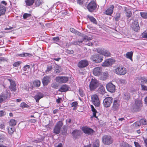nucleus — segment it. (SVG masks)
Instances as JSON below:
<instances>
[{
    "mask_svg": "<svg viewBox=\"0 0 147 147\" xmlns=\"http://www.w3.org/2000/svg\"><path fill=\"white\" fill-rule=\"evenodd\" d=\"M99 81L96 79H92L89 84L90 89L91 91H93L98 86Z\"/></svg>",
    "mask_w": 147,
    "mask_h": 147,
    "instance_id": "nucleus-1",
    "label": "nucleus"
},
{
    "mask_svg": "<svg viewBox=\"0 0 147 147\" xmlns=\"http://www.w3.org/2000/svg\"><path fill=\"white\" fill-rule=\"evenodd\" d=\"M90 59L93 62L98 63L101 62L103 60V57L98 54L92 55Z\"/></svg>",
    "mask_w": 147,
    "mask_h": 147,
    "instance_id": "nucleus-2",
    "label": "nucleus"
},
{
    "mask_svg": "<svg viewBox=\"0 0 147 147\" xmlns=\"http://www.w3.org/2000/svg\"><path fill=\"white\" fill-rule=\"evenodd\" d=\"M114 71L116 74L120 75H124L127 71L126 69L122 66H119L116 67Z\"/></svg>",
    "mask_w": 147,
    "mask_h": 147,
    "instance_id": "nucleus-3",
    "label": "nucleus"
},
{
    "mask_svg": "<svg viewBox=\"0 0 147 147\" xmlns=\"http://www.w3.org/2000/svg\"><path fill=\"white\" fill-rule=\"evenodd\" d=\"M63 125V123L62 121H60L57 123L53 129V132L56 134H59L60 132L61 127Z\"/></svg>",
    "mask_w": 147,
    "mask_h": 147,
    "instance_id": "nucleus-4",
    "label": "nucleus"
},
{
    "mask_svg": "<svg viewBox=\"0 0 147 147\" xmlns=\"http://www.w3.org/2000/svg\"><path fill=\"white\" fill-rule=\"evenodd\" d=\"M9 92V91L6 90L0 95V103L5 101L8 98L10 97Z\"/></svg>",
    "mask_w": 147,
    "mask_h": 147,
    "instance_id": "nucleus-5",
    "label": "nucleus"
},
{
    "mask_svg": "<svg viewBox=\"0 0 147 147\" xmlns=\"http://www.w3.org/2000/svg\"><path fill=\"white\" fill-rule=\"evenodd\" d=\"M92 37H89L88 36H85L83 38L82 40H78V42L79 43H81L82 42H84V43L86 45L88 46H92L93 43L92 42H91L90 40L92 39Z\"/></svg>",
    "mask_w": 147,
    "mask_h": 147,
    "instance_id": "nucleus-6",
    "label": "nucleus"
},
{
    "mask_svg": "<svg viewBox=\"0 0 147 147\" xmlns=\"http://www.w3.org/2000/svg\"><path fill=\"white\" fill-rule=\"evenodd\" d=\"M103 143L106 144H111L113 142V140L111 137L109 136L105 135L102 139Z\"/></svg>",
    "mask_w": 147,
    "mask_h": 147,
    "instance_id": "nucleus-7",
    "label": "nucleus"
},
{
    "mask_svg": "<svg viewBox=\"0 0 147 147\" xmlns=\"http://www.w3.org/2000/svg\"><path fill=\"white\" fill-rule=\"evenodd\" d=\"M91 101L96 106L98 107L100 105V101L98 96L94 94L91 96Z\"/></svg>",
    "mask_w": 147,
    "mask_h": 147,
    "instance_id": "nucleus-8",
    "label": "nucleus"
},
{
    "mask_svg": "<svg viewBox=\"0 0 147 147\" xmlns=\"http://www.w3.org/2000/svg\"><path fill=\"white\" fill-rule=\"evenodd\" d=\"M113 99L111 97L105 98L103 102V105L104 107L107 108L109 107L112 103Z\"/></svg>",
    "mask_w": 147,
    "mask_h": 147,
    "instance_id": "nucleus-9",
    "label": "nucleus"
},
{
    "mask_svg": "<svg viewBox=\"0 0 147 147\" xmlns=\"http://www.w3.org/2000/svg\"><path fill=\"white\" fill-rule=\"evenodd\" d=\"M97 52L105 56L109 57L111 55L110 52L105 49H97Z\"/></svg>",
    "mask_w": 147,
    "mask_h": 147,
    "instance_id": "nucleus-10",
    "label": "nucleus"
},
{
    "mask_svg": "<svg viewBox=\"0 0 147 147\" xmlns=\"http://www.w3.org/2000/svg\"><path fill=\"white\" fill-rule=\"evenodd\" d=\"M96 7V4L94 1H91L88 5L87 8L90 12H92Z\"/></svg>",
    "mask_w": 147,
    "mask_h": 147,
    "instance_id": "nucleus-11",
    "label": "nucleus"
},
{
    "mask_svg": "<svg viewBox=\"0 0 147 147\" xmlns=\"http://www.w3.org/2000/svg\"><path fill=\"white\" fill-rule=\"evenodd\" d=\"M102 72V69L101 67H97L94 68L93 72L94 75L98 76L101 74Z\"/></svg>",
    "mask_w": 147,
    "mask_h": 147,
    "instance_id": "nucleus-12",
    "label": "nucleus"
},
{
    "mask_svg": "<svg viewBox=\"0 0 147 147\" xmlns=\"http://www.w3.org/2000/svg\"><path fill=\"white\" fill-rule=\"evenodd\" d=\"M142 106V101L140 100L136 99L135 101L134 104L133 105L134 109H139Z\"/></svg>",
    "mask_w": 147,
    "mask_h": 147,
    "instance_id": "nucleus-13",
    "label": "nucleus"
},
{
    "mask_svg": "<svg viewBox=\"0 0 147 147\" xmlns=\"http://www.w3.org/2000/svg\"><path fill=\"white\" fill-rule=\"evenodd\" d=\"M106 88L107 90L111 92H114L115 90V86L112 83L109 82L106 85Z\"/></svg>",
    "mask_w": 147,
    "mask_h": 147,
    "instance_id": "nucleus-14",
    "label": "nucleus"
},
{
    "mask_svg": "<svg viewBox=\"0 0 147 147\" xmlns=\"http://www.w3.org/2000/svg\"><path fill=\"white\" fill-rule=\"evenodd\" d=\"M131 27L134 31L138 32L140 30V27L138 22L137 21H134L131 25Z\"/></svg>",
    "mask_w": 147,
    "mask_h": 147,
    "instance_id": "nucleus-15",
    "label": "nucleus"
},
{
    "mask_svg": "<svg viewBox=\"0 0 147 147\" xmlns=\"http://www.w3.org/2000/svg\"><path fill=\"white\" fill-rule=\"evenodd\" d=\"M68 78L65 77L58 76L56 78V81L60 83H65L68 81Z\"/></svg>",
    "mask_w": 147,
    "mask_h": 147,
    "instance_id": "nucleus-16",
    "label": "nucleus"
},
{
    "mask_svg": "<svg viewBox=\"0 0 147 147\" xmlns=\"http://www.w3.org/2000/svg\"><path fill=\"white\" fill-rule=\"evenodd\" d=\"M88 65V62L87 60H83L78 63V66L80 68H82L86 67Z\"/></svg>",
    "mask_w": 147,
    "mask_h": 147,
    "instance_id": "nucleus-17",
    "label": "nucleus"
},
{
    "mask_svg": "<svg viewBox=\"0 0 147 147\" xmlns=\"http://www.w3.org/2000/svg\"><path fill=\"white\" fill-rule=\"evenodd\" d=\"M7 80L10 83V86H9L10 89L11 91H15L16 84L15 81L10 79H8Z\"/></svg>",
    "mask_w": 147,
    "mask_h": 147,
    "instance_id": "nucleus-18",
    "label": "nucleus"
},
{
    "mask_svg": "<svg viewBox=\"0 0 147 147\" xmlns=\"http://www.w3.org/2000/svg\"><path fill=\"white\" fill-rule=\"evenodd\" d=\"M82 130L84 133L88 135L92 134L94 132L92 129L86 127H83Z\"/></svg>",
    "mask_w": 147,
    "mask_h": 147,
    "instance_id": "nucleus-19",
    "label": "nucleus"
},
{
    "mask_svg": "<svg viewBox=\"0 0 147 147\" xmlns=\"http://www.w3.org/2000/svg\"><path fill=\"white\" fill-rule=\"evenodd\" d=\"M114 62L113 60L111 59H107L102 63V65L103 66H108L112 65Z\"/></svg>",
    "mask_w": 147,
    "mask_h": 147,
    "instance_id": "nucleus-20",
    "label": "nucleus"
},
{
    "mask_svg": "<svg viewBox=\"0 0 147 147\" xmlns=\"http://www.w3.org/2000/svg\"><path fill=\"white\" fill-rule=\"evenodd\" d=\"M114 7V5H111L106 10L104 13L105 14L111 16L113 12Z\"/></svg>",
    "mask_w": 147,
    "mask_h": 147,
    "instance_id": "nucleus-21",
    "label": "nucleus"
},
{
    "mask_svg": "<svg viewBox=\"0 0 147 147\" xmlns=\"http://www.w3.org/2000/svg\"><path fill=\"white\" fill-rule=\"evenodd\" d=\"M44 95L43 93L41 92H39L34 97L36 100V102H38L39 100L41 98L43 97Z\"/></svg>",
    "mask_w": 147,
    "mask_h": 147,
    "instance_id": "nucleus-22",
    "label": "nucleus"
},
{
    "mask_svg": "<svg viewBox=\"0 0 147 147\" xmlns=\"http://www.w3.org/2000/svg\"><path fill=\"white\" fill-rule=\"evenodd\" d=\"M50 78L49 76H45L42 79V83L44 85H47L50 82Z\"/></svg>",
    "mask_w": 147,
    "mask_h": 147,
    "instance_id": "nucleus-23",
    "label": "nucleus"
},
{
    "mask_svg": "<svg viewBox=\"0 0 147 147\" xmlns=\"http://www.w3.org/2000/svg\"><path fill=\"white\" fill-rule=\"evenodd\" d=\"M108 74L107 72H102L100 76V80H105L108 78Z\"/></svg>",
    "mask_w": 147,
    "mask_h": 147,
    "instance_id": "nucleus-24",
    "label": "nucleus"
},
{
    "mask_svg": "<svg viewBox=\"0 0 147 147\" xmlns=\"http://www.w3.org/2000/svg\"><path fill=\"white\" fill-rule=\"evenodd\" d=\"M73 136L76 138L78 136H80L81 134V131L79 130L75 129L74 130L72 133Z\"/></svg>",
    "mask_w": 147,
    "mask_h": 147,
    "instance_id": "nucleus-25",
    "label": "nucleus"
},
{
    "mask_svg": "<svg viewBox=\"0 0 147 147\" xmlns=\"http://www.w3.org/2000/svg\"><path fill=\"white\" fill-rule=\"evenodd\" d=\"M69 88L67 85L66 84L63 85L59 89V91L61 92H63L67 91L69 90Z\"/></svg>",
    "mask_w": 147,
    "mask_h": 147,
    "instance_id": "nucleus-26",
    "label": "nucleus"
},
{
    "mask_svg": "<svg viewBox=\"0 0 147 147\" xmlns=\"http://www.w3.org/2000/svg\"><path fill=\"white\" fill-rule=\"evenodd\" d=\"M6 10V8L5 6L0 3V16L4 14Z\"/></svg>",
    "mask_w": 147,
    "mask_h": 147,
    "instance_id": "nucleus-27",
    "label": "nucleus"
},
{
    "mask_svg": "<svg viewBox=\"0 0 147 147\" xmlns=\"http://www.w3.org/2000/svg\"><path fill=\"white\" fill-rule=\"evenodd\" d=\"M125 11L126 12V16L128 18L130 17L132 15V12L130 11L128 8L125 7Z\"/></svg>",
    "mask_w": 147,
    "mask_h": 147,
    "instance_id": "nucleus-28",
    "label": "nucleus"
},
{
    "mask_svg": "<svg viewBox=\"0 0 147 147\" xmlns=\"http://www.w3.org/2000/svg\"><path fill=\"white\" fill-rule=\"evenodd\" d=\"M119 106V104L117 102V100H115L113 102V105L112 107V109L113 110H117Z\"/></svg>",
    "mask_w": 147,
    "mask_h": 147,
    "instance_id": "nucleus-29",
    "label": "nucleus"
},
{
    "mask_svg": "<svg viewBox=\"0 0 147 147\" xmlns=\"http://www.w3.org/2000/svg\"><path fill=\"white\" fill-rule=\"evenodd\" d=\"M87 17L94 24H97V22L96 20L93 16H90L89 15H87Z\"/></svg>",
    "mask_w": 147,
    "mask_h": 147,
    "instance_id": "nucleus-30",
    "label": "nucleus"
},
{
    "mask_svg": "<svg viewBox=\"0 0 147 147\" xmlns=\"http://www.w3.org/2000/svg\"><path fill=\"white\" fill-rule=\"evenodd\" d=\"M133 53V52L132 51L127 52L126 54L125 57L127 58L132 60Z\"/></svg>",
    "mask_w": 147,
    "mask_h": 147,
    "instance_id": "nucleus-31",
    "label": "nucleus"
},
{
    "mask_svg": "<svg viewBox=\"0 0 147 147\" xmlns=\"http://www.w3.org/2000/svg\"><path fill=\"white\" fill-rule=\"evenodd\" d=\"M33 83L34 86L36 87H39L41 83L40 81L37 80L34 81Z\"/></svg>",
    "mask_w": 147,
    "mask_h": 147,
    "instance_id": "nucleus-32",
    "label": "nucleus"
},
{
    "mask_svg": "<svg viewBox=\"0 0 147 147\" xmlns=\"http://www.w3.org/2000/svg\"><path fill=\"white\" fill-rule=\"evenodd\" d=\"M8 131L9 134L11 135L14 131L15 128L13 127H8Z\"/></svg>",
    "mask_w": 147,
    "mask_h": 147,
    "instance_id": "nucleus-33",
    "label": "nucleus"
},
{
    "mask_svg": "<svg viewBox=\"0 0 147 147\" xmlns=\"http://www.w3.org/2000/svg\"><path fill=\"white\" fill-rule=\"evenodd\" d=\"M35 0H26L25 1L26 5L28 6H30L33 5Z\"/></svg>",
    "mask_w": 147,
    "mask_h": 147,
    "instance_id": "nucleus-34",
    "label": "nucleus"
},
{
    "mask_svg": "<svg viewBox=\"0 0 147 147\" xmlns=\"http://www.w3.org/2000/svg\"><path fill=\"white\" fill-rule=\"evenodd\" d=\"M120 147H132L131 145L128 144L125 142H123L120 144Z\"/></svg>",
    "mask_w": 147,
    "mask_h": 147,
    "instance_id": "nucleus-35",
    "label": "nucleus"
},
{
    "mask_svg": "<svg viewBox=\"0 0 147 147\" xmlns=\"http://www.w3.org/2000/svg\"><path fill=\"white\" fill-rule=\"evenodd\" d=\"M92 111L93 112V116L97 118V117L96 115V113H97V112L96 109H94V107L92 105L91 106Z\"/></svg>",
    "mask_w": 147,
    "mask_h": 147,
    "instance_id": "nucleus-36",
    "label": "nucleus"
},
{
    "mask_svg": "<svg viewBox=\"0 0 147 147\" xmlns=\"http://www.w3.org/2000/svg\"><path fill=\"white\" fill-rule=\"evenodd\" d=\"M9 123L10 125L15 126L16 124V121L15 120L12 119L10 120Z\"/></svg>",
    "mask_w": 147,
    "mask_h": 147,
    "instance_id": "nucleus-37",
    "label": "nucleus"
},
{
    "mask_svg": "<svg viewBox=\"0 0 147 147\" xmlns=\"http://www.w3.org/2000/svg\"><path fill=\"white\" fill-rule=\"evenodd\" d=\"M140 125L142 124L143 125H146L147 124V121L144 119H141L139 122Z\"/></svg>",
    "mask_w": 147,
    "mask_h": 147,
    "instance_id": "nucleus-38",
    "label": "nucleus"
},
{
    "mask_svg": "<svg viewBox=\"0 0 147 147\" xmlns=\"http://www.w3.org/2000/svg\"><path fill=\"white\" fill-rule=\"evenodd\" d=\"M140 125V123L138 121H137L134 123L132 125L135 128H137L139 127Z\"/></svg>",
    "mask_w": 147,
    "mask_h": 147,
    "instance_id": "nucleus-39",
    "label": "nucleus"
},
{
    "mask_svg": "<svg viewBox=\"0 0 147 147\" xmlns=\"http://www.w3.org/2000/svg\"><path fill=\"white\" fill-rule=\"evenodd\" d=\"M124 98L126 100H128L130 98V95L128 93H125L123 96Z\"/></svg>",
    "mask_w": 147,
    "mask_h": 147,
    "instance_id": "nucleus-40",
    "label": "nucleus"
},
{
    "mask_svg": "<svg viewBox=\"0 0 147 147\" xmlns=\"http://www.w3.org/2000/svg\"><path fill=\"white\" fill-rule=\"evenodd\" d=\"M140 80L142 84H145L147 83V78L142 77Z\"/></svg>",
    "mask_w": 147,
    "mask_h": 147,
    "instance_id": "nucleus-41",
    "label": "nucleus"
},
{
    "mask_svg": "<svg viewBox=\"0 0 147 147\" xmlns=\"http://www.w3.org/2000/svg\"><path fill=\"white\" fill-rule=\"evenodd\" d=\"M140 15L142 17L144 18H147V13L142 12L140 13Z\"/></svg>",
    "mask_w": 147,
    "mask_h": 147,
    "instance_id": "nucleus-42",
    "label": "nucleus"
},
{
    "mask_svg": "<svg viewBox=\"0 0 147 147\" xmlns=\"http://www.w3.org/2000/svg\"><path fill=\"white\" fill-rule=\"evenodd\" d=\"M31 16V15L29 13H25L23 15V18L24 19H26L30 17Z\"/></svg>",
    "mask_w": 147,
    "mask_h": 147,
    "instance_id": "nucleus-43",
    "label": "nucleus"
},
{
    "mask_svg": "<svg viewBox=\"0 0 147 147\" xmlns=\"http://www.w3.org/2000/svg\"><path fill=\"white\" fill-rule=\"evenodd\" d=\"M20 107L22 108H28L29 105L24 102H22L20 104Z\"/></svg>",
    "mask_w": 147,
    "mask_h": 147,
    "instance_id": "nucleus-44",
    "label": "nucleus"
},
{
    "mask_svg": "<svg viewBox=\"0 0 147 147\" xmlns=\"http://www.w3.org/2000/svg\"><path fill=\"white\" fill-rule=\"evenodd\" d=\"M141 35L142 38H147V30L144 32Z\"/></svg>",
    "mask_w": 147,
    "mask_h": 147,
    "instance_id": "nucleus-45",
    "label": "nucleus"
},
{
    "mask_svg": "<svg viewBox=\"0 0 147 147\" xmlns=\"http://www.w3.org/2000/svg\"><path fill=\"white\" fill-rule=\"evenodd\" d=\"M99 142L98 140H96L94 144L93 147H99Z\"/></svg>",
    "mask_w": 147,
    "mask_h": 147,
    "instance_id": "nucleus-46",
    "label": "nucleus"
},
{
    "mask_svg": "<svg viewBox=\"0 0 147 147\" xmlns=\"http://www.w3.org/2000/svg\"><path fill=\"white\" fill-rule=\"evenodd\" d=\"M21 63L22 62L20 61L16 62L13 64V65L15 67H17L19 66Z\"/></svg>",
    "mask_w": 147,
    "mask_h": 147,
    "instance_id": "nucleus-47",
    "label": "nucleus"
},
{
    "mask_svg": "<svg viewBox=\"0 0 147 147\" xmlns=\"http://www.w3.org/2000/svg\"><path fill=\"white\" fill-rule=\"evenodd\" d=\"M59 66L56 65L55 67V69L56 71V73H59L61 71V70L60 69Z\"/></svg>",
    "mask_w": 147,
    "mask_h": 147,
    "instance_id": "nucleus-48",
    "label": "nucleus"
},
{
    "mask_svg": "<svg viewBox=\"0 0 147 147\" xmlns=\"http://www.w3.org/2000/svg\"><path fill=\"white\" fill-rule=\"evenodd\" d=\"M120 17V13H117L115 17V19L116 21H118Z\"/></svg>",
    "mask_w": 147,
    "mask_h": 147,
    "instance_id": "nucleus-49",
    "label": "nucleus"
},
{
    "mask_svg": "<svg viewBox=\"0 0 147 147\" xmlns=\"http://www.w3.org/2000/svg\"><path fill=\"white\" fill-rule=\"evenodd\" d=\"M30 68V66L29 65H25L23 68V69L24 71H27L28 69H29Z\"/></svg>",
    "mask_w": 147,
    "mask_h": 147,
    "instance_id": "nucleus-50",
    "label": "nucleus"
},
{
    "mask_svg": "<svg viewBox=\"0 0 147 147\" xmlns=\"http://www.w3.org/2000/svg\"><path fill=\"white\" fill-rule=\"evenodd\" d=\"M53 69L52 65H50L48 66L47 69L46 70V72H49L51 71Z\"/></svg>",
    "mask_w": 147,
    "mask_h": 147,
    "instance_id": "nucleus-51",
    "label": "nucleus"
},
{
    "mask_svg": "<svg viewBox=\"0 0 147 147\" xmlns=\"http://www.w3.org/2000/svg\"><path fill=\"white\" fill-rule=\"evenodd\" d=\"M142 89L144 91H147V86L144 85H141Z\"/></svg>",
    "mask_w": 147,
    "mask_h": 147,
    "instance_id": "nucleus-52",
    "label": "nucleus"
},
{
    "mask_svg": "<svg viewBox=\"0 0 147 147\" xmlns=\"http://www.w3.org/2000/svg\"><path fill=\"white\" fill-rule=\"evenodd\" d=\"M41 4V1H37L35 3L36 6L38 7Z\"/></svg>",
    "mask_w": 147,
    "mask_h": 147,
    "instance_id": "nucleus-53",
    "label": "nucleus"
},
{
    "mask_svg": "<svg viewBox=\"0 0 147 147\" xmlns=\"http://www.w3.org/2000/svg\"><path fill=\"white\" fill-rule=\"evenodd\" d=\"M79 91L80 96L82 97L84 95V94L82 90L79 89Z\"/></svg>",
    "mask_w": 147,
    "mask_h": 147,
    "instance_id": "nucleus-54",
    "label": "nucleus"
},
{
    "mask_svg": "<svg viewBox=\"0 0 147 147\" xmlns=\"http://www.w3.org/2000/svg\"><path fill=\"white\" fill-rule=\"evenodd\" d=\"M78 105V103L76 102H73L71 104L72 107H76Z\"/></svg>",
    "mask_w": 147,
    "mask_h": 147,
    "instance_id": "nucleus-55",
    "label": "nucleus"
},
{
    "mask_svg": "<svg viewBox=\"0 0 147 147\" xmlns=\"http://www.w3.org/2000/svg\"><path fill=\"white\" fill-rule=\"evenodd\" d=\"M99 92L101 93H103L105 92V89L103 87H101L100 90Z\"/></svg>",
    "mask_w": 147,
    "mask_h": 147,
    "instance_id": "nucleus-56",
    "label": "nucleus"
},
{
    "mask_svg": "<svg viewBox=\"0 0 147 147\" xmlns=\"http://www.w3.org/2000/svg\"><path fill=\"white\" fill-rule=\"evenodd\" d=\"M84 1V0H77V3L80 5L83 4Z\"/></svg>",
    "mask_w": 147,
    "mask_h": 147,
    "instance_id": "nucleus-57",
    "label": "nucleus"
},
{
    "mask_svg": "<svg viewBox=\"0 0 147 147\" xmlns=\"http://www.w3.org/2000/svg\"><path fill=\"white\" fill-rule=\"evenodd\" d=\"M5 114V112L4 111H0V116H3Z\"/></svg>",
    "mask_w": 147,
    "mask_h": 147,
    "instance_id": "nucleus-58",
    "label": "nucleus"
},
{
    "mask_svg": "<svg viewBox=\"0 0 147 147\" xmlns=\"http://www.w3.org/2000/svg\"><path fill=\"white\" fill-rule=\"evenodd\" d=\"M134 143L136 147H141L139 144L136 142H134Z\"/></svg>",
    "mask_w": 147,
    "mask_h": 147,
    "instance_id": "nucleus-59",
    "label": "nucleus"
},
{
    "mask_svg": "<svg viewBox=\"0 0 147 147\" xmlns=\"http://www.w3.org/2000/svg\"><path fill=\"white\" fill-rule=\"evenodd\" d=\"M70 31L72 33H74L75 34L76 33V31L75 29H74L73 28H70Z\"/></svg>",
    "mask_w": 147,
    "mask_h": 147,
    "instance_id": "nucleus-60",
    "label": "nucleus"
},
{
    "mask_svg": "<svg viewBox=\"0 0 147 147\" xmlns=\"http://www.w3.org/2000/svg\"><path fill=\"white\" fill-rule=\"evenodd\" d=\"M53 39L54 41H58L59 40V38L58 37H55L53 38Z\"/></svg>",
    "mask_w": 147,
    "mask_h": 147,
    "instance_id": "nucleus-61",
    "label": "nucleus"
},
{
    "mask_svg": "<svg viewBox=\"0 0 147 147\" xmlns=\"http://www.w3.org/2000/svg\"><path fill=\"white\" fill-rule=\"evenodd\" d=\"M67 52L69 54H72L74 53V51L72 50H68L67 51Z\"/></svg>",
    "mask_w": 147,
    "mask_h": 147,
    "instance_id": "nucleus-62",
    "label": "nucleus"
},
{
    "mask_svg": "<svg viewBox=\"0 0 147 147\" xmlns=\"http://www.w3.org/2000/svg\"><path fill=\"white\" fill-rule=\"evenodd\" d=\"M62 100V98H59L58 99H57L56 100V102H57L58 103H60L61 100Z\"/></svg>",
    "mask_w": 147,
    "mask_h": 147,
    "instance_id": "nucleus-63",
    "label": "nucleus"
},
{
    "mask_svg": "<svg viewBox=\"0 0 147 147\" xmlns=\"http://www.w3.org/2000/svg\"><path fill=\"white\" fill-rule=\"evenodd\" d=\"M29 121L31 123H35L36 122V121L34 119H32L30 120Z\"/></svg>",
    "mask_w": 147,
    "mask_h": 147,
    "instance_id": "nucleus-64",
    "label": "nucleus"
}]
</instances>
